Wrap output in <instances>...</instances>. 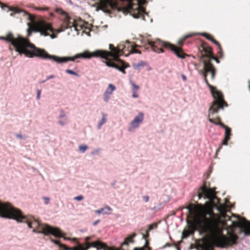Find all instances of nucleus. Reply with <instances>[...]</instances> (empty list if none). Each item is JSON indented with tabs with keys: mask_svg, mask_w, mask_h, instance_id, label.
Returning a JSON list of instances; mask_svg holds the SVG:
<instances>
[{
	"mask_svg": "<svg viewBox=\"0 0 250 250\" xmlns=\"http://www.w3.org/2000/svg\"><path fill=\"white\" fill-rule=\"evenodd\" d=\"M15 136L16 137L22 140L23 139L22 135L21 134H16Z\"/></svg>",
	"mask_w": 250,
	"mask_h": 250,
	"instance_id": "5fc2aeb1",
	"label": "nucleus"
},
{
	"mask_svg": "<svg viewBox=\"0 0 250 250\" xmlns=\"http://www.w3.org/2000/svg\"><path fill=\"white\" fill-rule=\"evenodd\" d=\"M199 73H200V74L202 75V76L204 78V80H206V79H207V73L204 72V71H203L202 70L199 71Z\"/></svg>",
	"mask_w": 250,
	"mask_h": 250,
	"instance_id": "ea45409f",
	"label": "nucleus"
},
{
	"mask_svg": "<svg viewBox=\"0 0 250 250\" xmlns=\"http://www.w3.org/2000/svg\"><path fill=\"white\" fill-rule=\"evenodd\" d=\"M104 6L108 8H109L112 10L117 8L118 4L115 0H104Z\"/></svg>",
	"mask_w": 250,
	"mask_h": 250,
	"instance_id": "dca6fc26",
	"label": "nucleus"
},
{
	"mask_svg": "<svg viewBox=\"0 0 250 250\" xmlns=\"http://www.w3.org/2000/svg\"><path fill=\"white\" fill-rule=\"evenodd\" d=\"M230 137H228L227 136H225L223 140L222 141L221 145H227L228 142L229 140Z\"/></svg>",
	"mask_w": 250,
	"mask_h": 250,
	"instance_id": "2f4dec72",
	"label": "nucleus"
},
{
	"mask_svg": "<svg viewBox=\"0 0 250 250\" xmlns=\"http://www.w3.org/2000/svg\"><path fill=\"white\" fill-rule=\"evenodd\" d=\"M65 72L66 73L70 74V75H74L77 77H79V75L77 73H76V72H74V71L70 70V69L65 70Z\"/></svg>",
	"mask_w": 250,
	"mask_h": 250,
	"instance_id": "7c9ffc66",
	"label": "nucleus"
},
{
	"mask_svg": "<svg viewBox=\"0 0 250 250\" xmlns=\"http://www.w3.org/2000/svg\"><path fill=\"white\" fill-rule=\"evenodd\" d=\"M157 227V225L156 224H153L149 225L148 226V231H150L153 229L154 228Z\"/></svg>",
	"mask_w": 250,
	"mask_h": 250,
	"instance_id": "a19ab883",
	"label": "nucleus"
},
{
	"mask_svg": "<svg viewBox=\"0 0 250 250\" xmlns=\"http://www.w3.org/2000/svg\"><path fill=\"white\" fill-rule=\"evenodd\" d=\"M202 36H204L207 39L210 41L216 44L220 50H221V47L220 43L214 40L210 35L207 33H203Z\"/></svg>",
	"mask_w": 250,
	"mask_h": 250,
	"instance_id": "4be33fe9",
	"label": "nucleus"
},
{
	"mask_svg": "<svg viewBox=\"0 0 250 250\" xmlns=\"http://www.w3.org/2000/svg\"><path fill=\"white\" fill-rule=\"evenodd\" d=\"M221 148H222V146H220L219 147V148L217 149V151H216V153H217L218 151H219L220 150V149Z\"/></svg>",
	"mask_w": 250,
	"mask_h": 250,
	"instance_id": "0e129e2a",
	"label": "nucleus"
},
{
	"mask_svg": "<svg viewBox=\"0 0 250 250\" xmlns=\"http://www.w3.org/2000/svg\"><path fill=\"white\" fill-rule=\"evenodd\" d=\"M136 10V12L133 13L132 10H133V8H130V11H129L130 15H131L135 19H138L140 17L141 15V9L140 5L137 4L135 8Z\"/></svg>",
	"mask_w": 250,
	"mask_h": 250,
	"instance_id": "6ab92c4d",
	"label": "nucleus"
},
{
	"mask_svg": "<svg viewBox=\"0 0 250 250\" xmlns=\"http://www.w3.org/2000/svg\"><path fill=\"white\" fill-rule=\"evenodd\" d=\"M27 35H28V36H30L31 35L32 31L31 30H30L29 28H28L27 29Z\"/></svg>",
	"mask_w": 250,
	"mask_h": 250,
	"instance_id": "4d7b16f0",
	"label": "nucleus"
},
{
	"mask_svg": "<svg viewBox=\"0 0 250 250\" xmlns=\"http://www.w3.org/2000/svg\"><path fill=\"white\" fill-rule=\"evenodd\" d=\"M55 77V75H49L48 76H47L46 78V80L48 81V80H49L50 79H53Z\"/></svg>",
	"mask_w": 250,
	"mask_h": 250,
	"instance_id": "09e8293b",
	"label": "nucleus"
},
{
	"mask_svg": "<svg viewBox=\"0 0 250 250\" xmlns=\"http://www.w3.org/2000/svg\"><path fill=\"white\" fill-rule=\"evenodd\" d=\"M130 84L132 86V97L133 98H137L138 97V91L139 89V86L138 85L136 84L135 83H134L133 82H130Z\"/></svg>",
	"mask_w": 250,
	"mask_h": 250,
	"instance_id": "aec40b11",
	"label": "nucleus"
},
{
	"mask_svg": "<svg viewBox=\"0 0 250 250\" xmlns=\"http://www.w3.org/2000/svg\"><path fill=\"white\" fill-rule=\"evenodd\" d=\"M1 40L10 42L14 47L15 50L19 54H24L28 58L34 57L42 58L45 60H49L59 64L66 63L68 61L73 62L78 59H90L92 57H100L106 60L108 55L110 54L107 51L97 50L92 53L85 51L83 53L77 54L73 57H59L50 55L45 50L36 47L31 43L28 39L19 35L18 38H15L11 33H8L6 37H0Z\"/></svg>",
	"mask_w": 250,
	"mask_h": 250,
	"instance_id": "f257e3e1",
	"label": "nucleus"
},
{
	"mask_svg": "<svg viewBox=\"0 0 250 250\" xmlns=\"http://www.w3.org/2000/svg\"><path fill=\"white\" fill-rule=\"evenodd\" d=\"M218 124V125L220 126L221 127L225 129V136L230 137V136L231 135V129L221 122H219V124Z\"/></svg>",
	"mask_w": 250,
	"mask_h": 250,
	"instance_id": "5701e85b",
	"label": "nucleus"
},
{
	"mask_svg": "<svg viewBox=\"0 0 250 250\" xmlns=\"http://www.w3.org/2000/svg\"><path fill=\"white\" fill-rule=\"evenodd\" d=\"M144 65V62L142 61L141 62H138L137 64H136L135 65V68L136 69H139L141 67L143 66Z\"/></svg>",
	"mask_w": 250,
	"mask_h": 250,
	"instance_id": "f704fd0d",
	"label": "nucleus"
},
{
	"mask_svg": "<svg viewBox=\"0 0 250 250\" xmlns=\"http://www.w3.org/2000/svg\"><path fill=\"white\" fill-rule=\"evenodd\" d=\"M188 234L185 235V234H184V233H183V238H187V237H188Z\"/></svg>",
	"mask_w": 250,
	"mask_h": 250,
	"instance_id": "bf43d9fd",
	"label": "nucleus"
},
{
	"mask_svg": "<svg viewBox=\"0 0 250 250\" xmlns=\"http://www.w3.org/2000/svg\"><path fill=\"white\" fill-rule=\"evenodd\" d=\"M132 53H136V54H141V52L140 50H137L135 48V46L134 45L133 46V49H132L131 54Z\"/></svg>",
	"mask_w": 250,
	"mask_h": 250,
	"instance_id": "58836bf2",
	"label": "nucleus"
},
{
	"mask_svg": "<svg viewBox=\"0 0 250 250\" xmlns=\"http://www.w3.org/2000/svg\"><path fill=\"white\" fill-rule=\"evenodd\" d=\"M211 79H214L215 75V69L214 68L212 71H211Z\"/></svg>",
	"mask_w": 250,
	"mask_h": 250,
	"instance_id": "c03bdc74",
	"label": "nucleus"
},
{
	"mask_svg": "<svg viewBox=\"0 0 250 250\" xmlns=\"http://www.w3.org/2000/svg\"><path fill=\"white\" fill-rule=\"evenodd\" d=\"M74 199L76 201H81L83 199V196L82 195H78L77 196H76L74 198Z\"/></svg>",
	"mask_w": 250,
	"mask_h": 250,
	"instance_id": "e433bc0d",
	"label": "nucleus"
},
{
	"mask_svg": "<svg viewBox=\"0 0 250 250\" xmlns=\"http://www.w3.org/2000/svg\"><path fill=\"white\" fill-rule=\"evenodd\" d=\"M99 221H100L99 220H97V221H95L94 222H93V225L94 226L96 225L99 222Z\"/></svg>",
	"mask_w": 250,
	"mask_h": 250,
	"instance_id": "13d9d810",
	"label": "nucleus"
},
{
	"mask_svg": "<svg viewBox=\"0 0 250 250\" xmlns=\"http://www.w3.org/2000/svg\"><path fill=\"white\" fill-rule=\"evenodd\" d=\"M71 22L72 24H71V26L70 27V28H71L72 26H73V27H74L75 30H76V31H77V27H76V26H75V24H74V20H73V21H71ZM68 28H69V27Z\"/></svg>",
	"mask_w": 250,
	"mask_h": 250,
	"instance_id": "603ef678",
	"label": "nucleus"
},
{
	"mask_svg": "<svg viewBox=\"0 0 250 250\" xmlns=\"http://www.w3.org/2000/svg\"><path fill=\"white\" fill-rule=\"evenodd\" d=\"M178 43L180 45H182V41H179L178 42Z\"/></svg>",
	"mask_w": 250,
	"mask_h": 250,
	"instance_id": "69168bd1",
	"label": "nucleus"
},
{
	"mask_svg": "<svg viewBox=\"0 0 250 250\" xmlns=\"http://www.w3.org/2000/svg\"><path fill=\"white\" fill-rule=\"evenodd\" d=\"M216 121H218V122H220V121H221V119H220V117H217L216 118Z\"/></svg>",
	"mask_w": 250,
	"mask_h": 250,
	"instance_id": "052dcab7",
	"label": "nucleus"
},
{
	"mask_svg": "<svg viewBox=\"0 0 250 250\" xmlns=\"http://www.w3.org/2000/svg\"><path fill=\"white\" fill-rule=\"evenodd\" d=\"M190 206L179 207L178 210H182L183 208L188 209V217H190L196 225V227L193 226L194 230L197 227L200 232L205 234L210 242L218 248H224L236 244L237 237L232 235L229 238L224 235L216 222L212 218L207 217L202 204L197 206L190 204Z\"/></svg>",
	"mask_w": 250,
	"mask_h": 250,
	"instance_id": "f03ea898",
	"label": "nucleus"
},
{
	"mask_svg": "<svg viewBox=\"0 0 250 250\" xmlns=\"http://www.w3.org/2000/svg\"><path fill=\"white\" fill-rule=\"evenodd\" d=\"M38 31L41 33V35L44 36H50L52 39L54 38L52 35H50L48 32V31L53 32V28L49 23L46 22H42L40 24Z\"/></svg>",
	"mask_w": 250,
	"mask_h": 250,
	"instance_id": "ddd939ff",
	"label": "nucleus"
},
{
	"mask_svg": "<svg viewBox=\"0 0 250 250\" xmlns=\"http://www.w3.org/2000/svg\"><path fill=\"white\" fill-rule=\"evenodd\" d=\"M95 242H98L99 243H100V244H101L98 247H95V248L97 249V250H105L106 246L104 243H102L99 241H95Z\"/></svg>",
	"mask_w": 250,
	"mask_h": 250,
	"instance_id": "bb28decb",
	"label": "nucleus"
},
{
	"mask_svg": "<svg viewBox=\"0 0 250 250\" xmlns=\"http://www.w3.org/2000/svg\"><path fill=\"white\" fill-rule=\"evenodd\" d=\"M113 58L116 61L120 62L121 66L111 62L104 61V62L107 66L109 67L114 68L125 74V69L126 67L125 66V63L121 60L118 59V58Z\"/></svg>",
	"mask_w": 250,
	"mask_h": 250,
	"instance_id": "4468645a",
	"label": "nucleus"
},
{
	"mask_svg": "<svg viewBox=\"0 0 250 250\" xmlns=\"http://www.w3.org/2000/svg\"><path fill=\"white\" fill-rule=\"evenodd\" d=\"M10 10L14 12V13L10 14L11 16H13L14 14L22 13L23 16H27L29 19H31V16L30 14L24 10L21 9L18 7H14L13 9H10Z\"/></svg>",
	"mask_w": 250,
	"mask_h": 250,
	"instance_id": "a211bd4d",
	"label": "nucleus"
},
{
	"mask_svg": "<svg viewBox=\"0 0 250 250\" xmlns=\"http://www.w3.org/2000/svg\"><path fill=\"white\" fill-rule=\"evenodd\" d=\"M111 210V208L109 206H106L105 208H100L95 210L96 213L98 214L102 213L103 214H109Z\"/></svg>",
	"mask_w": 250,
	"mask_h": 250,
	"instance_id": "412c9836",
	"label": "nucleus"
},
{
	"mask_svg": "<svg viewBox=\"0 0 250 250\" xmlns=\"http://www.w3.org/2000/svg\"><path fill=\"white\" fill-rule=\"evenodd\" d=\"M194 35H195V34H189L187 35H186L185 37H184V40L188 38H190L191 37H192V36H193Z\"/></svg>",
	"mask_w": 250,
	"mask_h": 250,
	"instance_id": "8fccbe9b",
	"label": "nucleus"
},
{
	"mask_svg": "<svg viewBox=\"0 0 250 250\" xmlns=\"http://www.w3.org/2000/svg\"><path fill=\"white\" fill-rule=\"evenodd\" d=\"M147 245H148V243L146 241L145 246H146L147 249H145L144 247H142V248H135L133 250H149L148 249V248L147 247Z\"/></svg>",
	"mask_w": 250,
	"mask_h": 250,
	"instance_id": "473e14b6",
	"label": "nucleus"
},
{
	"mask_svg": "<svg viewBox=\"0 0 250 250\" xmlns=\"http://www.w3.org/2000/svg\"><path fill=\"white\" fill-rule=\"evenodd\" d=\"M212 106H213V110L214 111V114L217 113L218 112L219 109L220 108L218 106L214 105L213 104H212Z\"/></svg>",
	"mask_w": 250,
	"mask_h": 250,
	"instance_id": "4c0bfd02",
	"label": "nucleus"
},
{
	"mask_svg": "<svg viewBox=\"0 0 250 250\" xmlns=\"http://www.w3.org/2000/svg\"><path fill=\"white\" fill-rule=\"evenodd\" d=\"M79 150L81 153H84L86 149H88V146L86 145H82L79 146Z\"/></svg>",
	"mask_w": 250,
	"mask_h": 250,
	"instance_id": "c756f323",
	"label": "nucleus"
},
{
	"mask_svg": "<svg viewBox=\"0 0 250 250\" xmlns=\"http://www.w3.org/2000/svg\"><path fill=\"white\" fill-rule=\"evenodd\" d=\"M71 22L72 24H71V26L70 27V28H71L72 26H73V27H74L75 30H76V31H77V27H76V26H75V24H74V20H73V21H71ZM68 28H69V27Z\"/></svg>",
	"mask_w": 250,
	"mask_h": 250,
	"instance_id": "3c124183",
	"label": "nucleus"
},
{
	"mask_svg": "<svg viewBox=\"0 0 250 250\" xmlns=\"http://www.w3.org/2000/svg\"><path fill=\"white\" fill-rule=\"evenodd\" d=\"M208 121L210 123L213 124H214L215 125H218V124H219V122H216L214 121L212 119H211L209 117H208Z\"/></svg>",
	"mask_w": 250,
	"mask_h": 250,
	"instance_id": "79ce46f5",
	"label": "nucleus"
},
{
	"mask_svg": "<svg viewBox=\"0 0 250 250\" xmlns=\"http://www.w3.org/2000/svg\"><path fill=\"white\" fill-rule=\"evenodd\" d=\"M13 207L8 203H3L0 200V217L10 219Z\"/></svg>",
	"mask_w": 250,
	"mask_h": 250,
	"instance_id": "1a4fd4ad",
	"label": "nucleus"
},
{
	"mask_svg": "<svg viewBox=\"0 0 250 250\" xmlns=\"http://www.w3.org/2000/svg\"><path fill=\"white\" fill-rule=\"evenodd\" d=\"M111 94L107 92H104V101L105 103H107L110 99V96Z\"/></svg>",
	"mask_w": 250,
	"mask_h": 250,
	"instance_id": "cd10ccee",
	"label": "nucleus"
},
{
	"mask_svg": "<svg viewBox=\"0 0 250 250\" xmlns=\"http://www.w3.org/2000/svg\"><path fill=\"white\" fill-rule=\"evenodd\" d=\"M85 244L84 245L79 244L78 249L69 248L66 245L62 244L60 241L53 240V242L58 245L60 248L63 250H88L90 247H96L100 244L98 242H89V241L91 239V237L87 236L85 238Z\"/></svg>",
	"mask_w": 250,
	"mask_h": 250,
	"instance_id": "423d86ee",
	"label": "nucleus"
},
{
	"mask_svg": "<svg viewBox=\"0 0 250 250\" xmlns=\"http://www.w3.org/2000/svg\"><path fill=\"white\" fill-rule=\"evenodd\" d=\"M116 87L113 84L109 83L105 92H107L108 93H110V94H112L113 91H114Z\"/></svg>",
	"mask_w": 250,
	"mask_h": 250,
	"instance_id": "a878e982",
	"label": "nucleus"
},
{
	"mask_svg": "<svg viewBox=\"0 0 250 250\" xmlns=\"http://www.w3.org/2000/svg\"><path fill=\"white\" fill-rule=\"evenodd\" d=\"M204 81L210 89L213 88V87L208 83L207 79H206V80H204Z\"/></svg>",
	"mask_w": 250,
	"mask_h": 250,
	"instance_id": "864d4df0",
	"label": "nucleus"
},
{
	"mask_svg": "<svg viewBox=\"0 0 250 250\" xmlns=\"http://www.w3.org/2000/svg\"><path fill=\"white\" fill-rule=\"evenodd\" d=\"M136 236L135 233H133L132 235L129 236L128 237L125 239L124 244L127 245L129 243H133L134 240L133 238Z\"/></svg>",
	"mask_w": 250,
	"mask_h": 250,
	"instance_id": "393cba45",
	"label": "nucleus"
},
{
	"mask_svg": "<svg viewBox=\"0 0 250 250\" xmlns=\"http://www.w3.org/2000/svg\"><path fill=\"white\" fill-rule=\"evenodd\" d=\"M100 151V149L99 148H97V149H95V150H94V151H92V152H91V154L92 155H95V154H98V153H99Z\"/></svg>",
	"mask_w": 250,
	"mask_h": 250,
	"instance_id": "37998d69",
	"label": "nucleus"
},
{
	"mask_svg": "<svg viewBox=\"0 0 250 250\" xmlns=\"http://www.w3.org/2000/svg\"><path fill=\"white\" fill-rule=\"evenodd\" d=\"M46 81H47V80H46V79L44 80H42V81L40 82V83H44Z\"/></svg>",
	"mask_w": 250,
	"mask_h": 250,
	"instance_id": "680f3d73",
	"label": "nucleus"
},
{
	"mask_svg": "<svg viewBox=\"0 0 250 250\" xmlns=\"http://www.w3.org/2000/svg\"><path fill=\"white\" fill-rule=\"evenodd\" d=\"M50 16L53 17L54 16V14L52 13H50Z\"/></svg>",
	"mask_w": 250,
	"mask_h": 250,
	"instance_id": "338daca9",
	"label": "nucleus"
},
{
	"mask_svg": "<svg viewBox=\"0 0 250 250\" xmlns=\"http://www.w3.org/2000/svg\"><path fill=\"white\" fill-rule=\"evenodd\" d=\"M102 117L101 120L99 122L97 125V128L98 129H100L101 128L102 126L104 124L107 120L106 117L107 115L104 113H102Z\"/></svg>",
	"mask_w": 250,
	"mask_h": 250,
	"instance_id": "b1692460",
	"label": "nucleus"
},
{
	"mask_svg": "<svg viewBox=\"0 0 250 250\" xmlns=\"http://www.w3.org/2000/svg\"><path fill=\"white\" fill-rule=\"evenodd\" d=\"M212 95L215 101H213V105L218 106L221 109H223L224 106H227V103L224 101L222 93L216 90L211 89L210 90Z\"/></svg>",
	"mask_w": 250,
	"mask_h": 250,
	"instance_id": "9d476101",
	"label": "nucleus"
},
{
	"mask_svg": "<svg viewBox=\"0 0 250 250\" xmlns=\"http://www.w3.org/2000/svg\"><path fill=\"white\" fill-rule=\"evenodd\" d=\"M197 196L198 199H200L203 197L205 199H208L210 202H212L214 199L218 201V199L214 193V189L208 188L205 185L199 188L198 190Z\"/></svg>",
	"mask_w": 250,
	"mask_h": 250,
	"instance_id": "6e6552de",
	"label": "nucleus"
},
{
	"mask_svg": "<svg viewBox=\"0 0 250 250\" xmlns=\"http://www.w3.org/2000/svg\"><path fill=\"white\" fill-rule=\"evenodd\" d=\"M115 184H116V181H114L112 183H111V186L113 187L115 185Z\"/></svg>",
	"mask_w": 250,
	"mask_h": 250,
	"instance_id": "e2e57ef3",
	"label": "nucleus"
},
{
	"mask_svg": "<svg viewBox=\"0 0 250 250\" xmlns=\"http://www.w3.org/2000/svg\"><path fill=\"white\" fill-rule=\"evenodd\" d=\"M181 77L184 81L186 82L187 81V79L186 76L185 75L182 74Z\"/></svg>",
	"mask_w": 250,
	"mask_h": 250,
	"instance_id": "6e6d98bb",
	"label": "nucleus"
},
{
	"mask_svg": "<svg viewBox=\"0 0 250 250\" xmlns=\"http://www.w3.org/2000/svg\"><path fill=\"white\" fill-rule=\"evenodd\" d=\"M55 12L60 15H61L63 17V21L65 24V27L61 30L58 31V32H61L63 31L65 29H68V28L70 27L71 26V20L72 18L62 9L60 8H57L55 9Z\"/></svg>",
	"mask_w": 250,
	"mask_h": 250,
	"instance_id": "f8f14e48",
	"label": "nucleus"
},
{
	"mask_svg": "<svg viewBox=\"0 0 250 250\" xmlns=\"http://www.w3.org/2000/svg\"><path fill=\"white\" fill-rule=\"evenodd\" d=\"M166 245H167V246H170V244H168V243H167V244H166Z\"/></svg>",
	"mask_w": 250,
	"mask_h": 250,
	"instance_id": "774afa93",
	"label": "nucleus"
},
{
	"mask_svg": "<svg viewBox=\"0 0 250 250\" xmlns=\"http://www.w3.org/2000/svg\"><path fill=\"white\" fill-rule=\"evenodd\" d=\"M10 219L16 220L18 222L26 223L29 228H33L32 231L36 233L44 235L51 234L56 237H62V232L56 228H53L46 224L39 223L32 216H26L22 214L19 209L13 207Z\"/></svg>",
	"mask_w": 250,
	"mask_h": 250,
	"instance_id": "7ed1b4c3",
	"label": "nucleus"
},
{
	"mask_svg": "<svg viewBox=\"0 0 250 250\" xmlns=\"http://www.w3.org/2000/svg\"><path fill=\"white\" fill-rule=\"evenodd\" d=\"M43 199L44 200V204L45 205H47L49 204L50 199L48 197H43Z\"/></svg>",
	"mask_w": 250,
	"mask_h": 250,
	"instance_id": "49530a36",
	"label": "nucleus"
},
{
	"mask_svg": "<svg viewBox=\"0 0 250 250\" xmlns=\"http://www.w3.org/2000/svg\"><path fill=\"white\" fill-rule=\"evenodd\" d=\"M145 42H145L144 47L146 50L150 48L154 52L160 53L164 52L162 48L163 47H164L169 49L179 58L184 59L185 57L186 54L182 52L181 48L170 43L164 42L160 39H157L155 41H151L147 39Z\"/></svg>",
	"mask_w": 250,
	"mask_h": 250,
	"instance_id": "20e7f679",
	"label": "nucleus"
},
{
	"mask_svg": "<svg viewBox=\"0 0 250 250\" xmlns=\"http://www.w3.org/2000/svg\"><path fill=\"white\" fill-rule=\"evenodd\" d=\"M58 123L61 126H64L67 123L66 115L62 110H60V113L58 116Z\"/></svg>",
	"mask_w": 250,
	"mask_h": 250,
	"instance_id": "f3484780",
	"label": "nucleus"
},
{
	"mask_svg": "<svg viewBox=\"0 0 250 250\" xmlns=\"http://www.w3.org/2000/svg\"><path fill=\"white\" fill-rule=\"evenodd\" d=\"M236 220L232 221L229 219L231 222V225L233 227H237L240 228L241 231L243 232L245 236L250 235V222L244 218H241L240 216H237Z\"/></svg>",
	"mask_w": 250,
	"mask_h": 250,
	"instance_id": "0eeeda50",
	"label": "nucleus"
},
{
	"mask_svg": "<svg viewBox=\"0 0 250 250\" xmlns=\"http://www.w3.org/2000/svg\"><path fill=\"white\" fill-rule=\"evenodd\" d=\"M42 91L41 89H37V96H36V99L37 100H39L41 98V94Z\"/></svg>",
	"mask_w": 250,
	"mask_h": 250,
	"instance_id": "c9c22d12",
	"label": "nucleus"
},
{
	"mask_svg": "<svg viewBox=\"0 0 250 250\" xmlns=\"http://www.w3.org/2000/svg\"><path fill=\"white\" fill-rule=\"evenodd\" d=\"M214 114V113L213 110V106H211L209 107L208 109V117H209L210 116L213 115Z\"/></svg>",
	"mask_w": 250,
	"mask_h": 250,
	"instance_id": "72a5a7b5",
	"label": "nucleus"
},
{
	"mask_svg": "<svg viewBox=\"0 0 250 250\" xmlns=\"http://www.w3.org/2000/svg\"><path fill=\"white\" fill-rule=\"evenodd\" d=\"M143 199L145 202H148L149 201V197L147 195H145L142 197Z\"/></svg>",
	"mask_w": 250,
	"mask_h": 250,
	"instance_id": "a18cd8bd",
	"label": "nucleus"
},
{
	"mask_svg": "<svg viewBox=\"0 0 250 250\" xmlns=\"http://www.w3.org/2000/svg\"><path fill=\"white\" fill-rule=\"evenodd\" d=\"M207 57L208 58H209V55L204 54L202 55V57L200 59V61L203 64V69L204 72L207 73L208 72H211L212 70L215 68L212 64L209 62L205 60V58Z\"/></svg>",
	"mask_w": 250,
	"mask_h": 250,
	"instance_id": "2eb2a0df",
	"label": "nucleus"
},
{
	"mask_svg": "<svg viewBox=\"0 0 250 250\" xmlns=\"http://www.w3.org/2000/svg\"><path fill=\"white\" fill-rule=\"evenodd\" d=\"M133 45L130 42L126 41L125 42L121 43L115 47L113 44H109V48L111 52L108 51L110 54L108 57L118 58L120 56L125 55L127 57L129 54H131L133 49Z\"/></svg>",
	"mask_w": 250,
	"mask_h": 250,
	"instance_id": "39448f33",
	"label": "nucleus"
},
{
	"mask_svg": "<svg viewBox=\"0 0 250 250\" xmlns=\"http://www.w3.org/2000/svg\"><path fill=\"white\" fill-rule=\"evenodd\" d=\"M36 9L38 10H40V11H47V10H48V7H44V8L38 7V8H36Z\"/></svg>",
	"mask_w": 250,
	"mask_h": 250,
	"instance_id": "de8ad7c7",
	"label": "nucleus"
},
{
	"mask_svg": "<svg viewBox=\"0 0 250 250\" xmlns=\"http://www.w3.org/2000/svg\"><path fill=\"white\" fill-rule=\"evenodd\" d=\"M144 119V114L142 112H139L130 122L128 128V131L132 132L135 129L139 127L140 125L143 123Z\"/></svg>",
	"mask_w": 250,
	"mask_h": 250,
	"instance_id": "9b49d317",
	"label": "nucleus"
},
{
	"mask_svg": "<svg viewBox=\"0 0 250 250\" xmlns=\"http://www.w3.org/2000/svg\"><path fill=\"white\" fill-rule=\"evenodd\" d=\"M164 207V205L162 203H160L158 206L154 207L152 208V210L154 211H157L160 209H161Z\"/></svg>",
	"mask_w": 250,
	"mask_h": 250,
	"instance_id": "c85d7f7f",
	"label": "nucleus"
}]
</instances>
